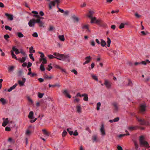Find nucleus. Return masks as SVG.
<instances>
[{
    "label": "nucleus",
    "instance_id": "obj_22",
    "mask_svg": "<svg viewBox=\"0 0 150 150\" xmlns=\"http://www.w3.org/2000/svg\"><path fill=\"white\" fill-rule=\"evenodd\" d=\"M42 132L45 135V136L48 137L49 135V133L47 132L45 129L42 130Z\"/></svg>",
    "mask_w": 150,
    "mask_h": 150
},
{
    "label": "nucleus",
    "instance_id": "obj_8",
    "mask_svg": "<svg viewBox=\"0 0 150 150\" xmlns=\"http://www.w3.org/2000/svg\"><path fill=\"white\" fill-rule=\"evenodd\" d=\"M113 109L114 111L115 112H117L119 110V106L118 104L116 103H114L112 104Z\"/></svg>",
    "mask_w": 150,
    "mask_h": 150
},
{
    "label": "nucleus",
    "instance_id": "obj_38",
    "mask_svg": "<svg viewBox=\"0 0 150 150\" xmlns=\"http://www.w3.org/2000/svg\"><path fill=\"white\" fill-rule=\"evenodd\" d=\"M91 19V23H93L95 22V21H96V17H92L91 18H90Z\"/></svg>",
    "mask_w": 150,
    "mask_h": 150
},
{
    "label": "nucleus",
    "instance_id": "obj_29",
    "mask_svg": "<svg viewBox=\"0 0 150 150\" xmlns=\"http://www.w3.org/2000/svg\"><path fill=\"white\" fill-rule=\"evenodd\" d=\"M49 87H56V86H57L58 87H59L61 86L60 85V84H56L55 85H51L50 84H49Z\"/></svg>",
    "mask_w": 150,
    "mask_h": 150
},
{
    "label": "nucleus",
    "instance_id": "obj_14",
    "mask_svg": "<svg viewBox=\"0 0 150 150\" xmlns=\"http://www.w3.org/2000/svg\"><path fill=\"white\" fill-rule=\"evenodd\" d=\"M91 59V58L90 56L87 57L85 58L86 61L83 63V65H85L86 64H88L90 61V60Z\"/></svg>",
    "mask_w": 150,
    "mask_h": 150
},
{
    "label": "nucleus",
    "instance_id": "obj_15",
    "mask_svg": "<svg viewBox=\"0 0 150 150\" xmlns=\"http://www.w3.org/2000/svg\"><path fill=\"white\" fill-rule=\"evenodd\" d=\"M94 13V12L93 11L90 10L89 11L88 15V17L89 18H91L93 17V15Z\"/></svg>",
    "mask_w": 150,
    "mask_h": 150
},
{
    "label": "nucleus",
    "instance_id": "obj_46",
    "mask_svg": "<svg viewBox=\"0 0 150 150\" xmlns=\"http://www.w3.org/2000/svg\"><path fill=\"white\" fill-rule=\"evenodd\" d=\"M67 133L65 130H64L62 134V136L63 137H64L66 134H67Z\"/></svg>",
    "mask_w": 150,
    "mask_h": 150
},
{
    "label": "nucleus",
    "instance_id": "obj_60",
    "mask_svg": "<svg viewBox=\"0 0 150 150\" xmlns=\"http://www.w3.org/2000/svg\"><path fill=\"white\" fill-rule=\"evenodd\" d=\"M30 134H31V132L29 130H27L26 131V134L27 135H29Z\"/></svg>",
    "mask_w": 150,
    "mask_h": 150
},
{
    "label": "nucleus",
    "instance_id": "obj_59",
    "mask_svg": "<svg viewBox=\"0 0 150 150\" xmlns=\"http://www.w3.org/2000/svg\"><path fill=\"white\" fill-rule=\"evenodd\" d=\"M117 148L118 150H123L122 147L120 145L117 146Z\"/></svg>",
    "mask_w": 150,
    "mask_h": 150
},
{
    "label": "nucleus",
    "instance_id": "obj_40",
    "mask_svg": "<svg viewBox=\"0 0 150 150\" xmlns=\"http://www.w3.org/2000/svg\"><path fill=\"white\" fill-rule=\"evenodd\" d=\"M101 105V103L100 102L98 103L97 104L96 109L97 110H98L100 109V107Z\"/></svg>",
    "mask_w": 150,
    "mask_h": 150
},
{
    "label": "nucleus",
    "instance_id": "obj_61",
    "mask_svg": "<svg viewBox=\"0 0 150 150\" xmlns=\"http://www.w3.org/2000/svg\"><path fill=\"white\" fill-rule=\"evenodd\" d=\"M96 139H97L96 137V136H93L92 138V139L93 142H94L95 141H96Z\"/></svg>",
    "mask_w": 150,
    "mask_h": 150
},
{
    "label": "nucleus",
    "instance_id": "obj_2",
    "mask_svg": "<svg viewBox=\"0 0 150 150\" xmlns=\"http://www.w3.org/2000/svg\"><path fill=\"white\" fill-rule=\"evenodd\" d=\"M139 142L141 146H144L147 148H149V147L148 143L144 140V137L143 136H141L140 137Z\"/></svg>",
    "mask_w": 150,
    "mask_h": 150
},
{
    "label": "nucleus",
    "instance_id": "obj_23",
    "mask_svg": "<svg viewBox=\"0 0 150 150\" xmlns=\"http://www.w3.org/2000/svg\"><path fill=\"white\" fill-rule=\"evenodd\" d=\"M76 109L77 112L79 113H81V108L80 106L77 105L76 107Z\"/></svg>",
    "mask_w": 150,
    "mask_h": 150
},
{
    "label": "nucleus",
    "instance_id": "obj_47",
    "mask_svg": "<svg viewBox=\"0 0 150 150\" xmlns=\"http://www.w3.org/2000/svg\"><path fill=\"white\" fill-rule=\"evenodd\" d=\"M5 28L6 30H8L11 31L12 30V28L8 25H6L5 26Z\"/></svg>",
    "mask_w": 150,
    "mask_h": 150
},
{
    "label": "nucleus",
    "instance_id": "obj_34",
    "mask_svg": "<svg viewBox=\"0 0 150 150\" xmlns=\"http://www.w3.org/2000/svg\"><path fill=\"white\" fill-rule=\"evenodd\" d=\"M29 49H30L29 52L30 53H35V50H33V47L31 46L29 48Z\"/></svg>",
    "mask_w": 150,
    "mask_h": 150
},
{
    "label": "nucleus",
    "instance_id": "obj_11",
    "mask_svg": "<svg viewBox=\"0 0 150 150\" xmlns=\"http://www.w3.org/2000/svg\"><path fill=\"white\" fill-rule=\"evenodd\" d=\"M107 88H110L111 87V83L107 80H105L104 83Z\"/></svg>",
    "mask_w": 150,
    "mask_h": 150
},
{
    "label": "nucleus",
    "instance_id": "obj_37",
    "mask_svg": "<svg viewBox=\"0 0 150 150\" xmlns=\"http://www.w3.org/2000/svg\"><path fill=\"white\" fill-rule=\"evenodd\" d=\"M72 18L74 19V20L76 21V22H78L79 21L78 18L76 17L75 15H74L72 17Z\"/></svg>",
    "mask_w": 150,
    "mask_h": 150
},
{
    "label": "nucleus",
    "instance_id": "obj_6",
    "mask_svg": "<svg viewBox=\"0 0 150 150\" xmlns=\"http://www.w3.org/2000/svg\"><path fill=\"white\" fill-rule=\"evenodd\" d=\"M146 106L144 104H142L140 105L139 108V112L140 113H143L146 110Z\"/></svg>",
    "mask_w": 150,
    "mask_h": 150
},
{
    "label": "nucleus",
    "instance_id": "obj_49",
    "mask_svg": "<svg viewBox=\"0 0 150 150\" xmlns=\"http://www.w3.org/2000/svg\"><path fill=\"white\" fill-rule=\"evenodd\" d=\"M4 39H5L6 40H7L9 38V35L7 34L4 35Z\"/></svg>",
    "mask_w": 150,
    "mask_h": 150
},
{
    "label": "nucleus",
    "instance_id": "obj_50",
    "mask_svg": "<svg viewBox=\"0 0 150 150\" xmlns=\"http://www.w3.org/2000/svg\"><path fill=\"white\" fill-rule=\"evenodd\" d=\"M95 42L93 40H92L91 41V45L92 46H93L95 45Z\"/></svg>",
    "mask_w": 150,
    "mask_h": 150
},
{
    "label": "nucleus",
    "instance_id": "obj_41",
    "mask_svg": "<svg viewBox=\"0 0 150 150\" xmlns=\"http://www.w3.org/2000/svg\"><path fill=\"white\" fill-rule=\"evenodd\" d=\"M14 67L11 66L8 68V70L9 72L13 71L14 69Z\"/></svg>",
    "mask_w": 150,
    "mask_h": 150
},
{
    "label": "nucleus",
    "instance_id": "obj_17",
    "mask_svg": "<svg viewBox=\"0 0 150 150\" xmlns=\"http://www.w3.org/2000/svg\"><path fill=\"white\" fill-rule=\"evenodd\" d=\"M5 16L8 17V19L10 20L11 21L13 20V16L12 15H11L7 13H6L5 14Z\"/></svg>",
    "mask_w": 150,
    "mask_h": 150
},
{
    "label": "nucleus",
    "instance_id": "obj_9",
    "mask_svg": "<svg viewBox=\"0 0 150 150\" xmlns=\"http://www.w3.org/2000/svg\"><path fill=\"white\" fill-rule=\"evenodd\" d=\"M22 81L18 80V83L21 86H23L24 85V83L26 81V79L25 78H22Z\"/></svg>",
    "mask_w": 150,
    "mask_h": 150
},
{
    "label": "nucleus",
    "instance_id": "obj_32",
    "mask_svg": "<svg viewBox=\"0 0 150 150\" xmlns=\"http://www.w3.org/2000/svg\"><path fill=\"white\" fill-rule=\"evenodd\" d=\"M20 53L22 54L24 57H27V54H25V52H24L22 49H20L19 51Z\"/></svg>",
    "mask_w": 150,
    "mask_h": 150
},
{
    "label": "nucleus",
    "instance_id": "obj_45",
    "mask_svg": "<svg viewBox=\"0 0 150 150\" xmlns=\"http://www.w3.org/2000/svg\"><path fill=\"white\" fill-rule=\"evenodd\" d=\"M83 28L86 30V31H89V29L88 27V25H84L83 27Z\"/></svg>",
    "mask_w": 150,
    "mask_h": 150
},
{
    "label": "nucleus",
    "instance_id": "obj_30",
    "mask_svg": "<svg viewBox=\"0 0 150 150\" xmlns=\"http://www.w3.org/2000/svg\"><path fill=\"white\" fill-rule=\"evenodd\" d=\"M17 35L20 38H23L24 36L23 35L21 32H18Z\"/></svg>",
    "mask_w": 150,
    "mask_h": 150
},
{
    "label": "nucleus",
    "instance_id": "obj_28",
    "mask_svg": "<svg viewBox=\"0 0 150 150\" xmlns=\"http://www.w3.org/2000/svg\"><path fill=\"white\" fill-rule=\"evenodd\" d=\"M58 38L60 40L62 41H64L65 40V38L63 35H59Z\"/></svg>",
    "mask_w": 150,
    "mask_h": 150
},
{
    "label": "nucleus",
    "instance_id": "obj_18",
    "mask_svg": "<svg viewBox=\"0 0 150 150\" xmlns=\"http://www.w3.org/2000/svg\"><path fill=\"white\" fill-rule=\"evenodd\" d=\"M82 97H84L83 100L85 101H88V95L84 93L81 95Z\"/></svg>",
    "mask_w": 150,
    "mask_h": 150
},
{
    "label": "nucleus",
    "instance_id": "obj_63",
    "mask_svg": "<svg viewBox=\"0 0 150 150\" xmlns=\"http://www.w3.org/2000/svg\"><path fill=\"white\" fill-rule=\"evenodd\" d=\"M5 130L7 131H9L11 130L10 128L8 127H6L5 128Z\"/></svg>",
    "mask_w": 150,
    "mask_h": 150
},
{
    "label": "nucleus",
    "instance_id": "obj_1",
    "mask_svg": "<svg viewBox=\"0 0 150 150\" xmlns=\"http://www.w3.org/2000/svg\"><path fill=\"white\" fill-rule=\"evenodd\" d=\"M136 118L137 120L139 123L140 125L150 126V124L148 121H146L144 119L137 116H136Z\"/></svg>",
    "mask_w": 150,
    "mask_h": 150
},
{
    "label": "nucleus",
    "instance_id": "obj_48",
    "mask_svg": "<svg viewBox=\"0 0 150 150\" xmlns=\"http://www.w3.org/2000/svg\"><path fill=\"white\" fill-rule=\"evenodd\" d=\"M125 24L123 23H122L119 26V28L120 29H122L124 28Z\"/></svg>",
    "mask_w": 150,
    "mask_h": 150
},
{
    "label": "nucleus",
    "instance_id": "obj_39",
    "mask_svg": "<svg viewBox=\"0 0 150 150\" xmlns=\"http://www.w3.org/2000/svg\"><path fill=\"white\" fill-rule=\"evenodd\" d=\"M44 95V93H41L40 92L38 93V97L40 98H42Z\"/></svg>",
    "mask_w": 150,
    "mask_h": 150
},
{
    "label": "nucleus",
    "instance_id": "obj_57",
    "mask_svg": "<svg viewBox=\"0 0 150 150\" xmlns=\"http://www.w3.org/2000/svg\"><path fill=\"white\" fill-rule=\"evenodd\" d=\"M79 101V99L76 98L74 100V103H78Z\"/></svg>",
    "mask_w": 150,
    "mask_h": 150
},
{
    "label": "nucleus",
    "instance_id": "obj_58",
    "mask_svg": "<svg viewBox=\"0 0 150 150\" xmlns=\"http://www.w3.org/2000/svg\"><path fill=\"white\" fill-rule=\"evenodd\" d=\"M38 53L39 54H41L40 55V57L42 58V59L43 58V57L45 56L44 54L43 53L40 52H39Z\"/></svg>",
    "mask_w": 150,
    "mask_h": 150
},
{
    "label": "nucleus",
    "instance_id": "obj_56",
    "mask_svg": "<svg viewBox=\"0 0 150 150\" xmlns=\"http://www.w3.org/2000/svg\"><path fill=\"white\" fill-rule=\"evenodd\" d=\"M34 37H37L38 36L37 33L36 32H35L33 33L32 35Z\"/></svg>",
    "mask_w": 150,
    "mask_h": 150
},
{
    "label": "nucleus",
    "instance_id": "obj_24",
    "mask_svg": "<svg viewBox=\"0 0 150 150\" xmlns=\"http://www.w3.org/2000/svg\"><path fill=\"white\" fill-rule=\"evenodd\" d=\"M12 50L13 52L15 51V53L16 54H17L20 53L18 51V49L16 48L15 47H13L12 48Z\"/></svg>",
    "mask_w": 150,
    "mask_h": 150
},
{
    "label": "nucleus",
    "instance_id": "obj_4",
    "mask_svg": "<svg viewBox=\"0 0 150 150\" xmlns=\"http://www.w3.org/2000/svg\"><path fill=\"white\" fill-rule=\"evenodd\" d=\"M35 17L37 18L36 19V22L39 24V25L40 27H44V23L41 21L42 17L40 16L37 15H34Z\"/></svg>",
    "mask_w": 150,
    "mask_h": 150
},
{
    "label": "nucleus",
    "instance_id": "obj_51",
    "mask_svg": "<svg viewBox=\"0 0 150 150\" xmlns=\"http://www.w3.org/2000/svg\"><path fill=\"white\" fill-rule=\"evenodd\" d=\"M48 66L49 68H47V70L49 71H50L51 69L52 68V67L51 66V64L48 65Z\"/></svg>",
    "mask_w": 150,
    "mask_h": 150
},
{
    "label": "nucleus",
    "instance_id": "obj_5",
    "mask_svg": "<svg viewBox=\"0 0 150 150\" xmlns=\"http://www.w3.org/2000/svg\"><path fill=\"white\" fill-rule=\"evenodd\" d=\"M54 55L55 56H56L55 57H57L58 58L61 59V60L62 59H64V58H68L69 57V55H64L63 54H60L57 52L54 53Z\"/></svg>",
    "mask_w": 150,
    "mask_h": 150
},
{
    "label": "nucleus",
    "instance_id": "obj_13",
    "mask_svg": "<svg viewBox=\"0 0 150 150\" xmlns=\"http://www.w3.org/2000/svg\"><path fill=\"white\" fill-rule=\"evenodd\" d=\"M100 131L102 135H105V132L104 129V125L103 124L101 126V127L100 129Z\"/></svg>",
    "mask_w": 150,
    "mask_h": 150
},
{
    "label": "nucleus",
    "instance_id": "obj_12",
    "mask_svg": "<svg viewBox=\"0 0 150 150\" xmlns=\"http://www.w3.org/2000/svg\"><path fill=\"white\" fill-rule=\"evenodd\" d=\"M138 127V126H129L128 127L127 129L129 131H132L136 130Z\"/></svg>",
    "mask_w": 150,
    "mask_h": 150
},
{
    "label": "nucleus",
    "instance_id": "obj_35",
    "mask_svg": "<svg viewBox=\"0 0 150 150\" xmlns=\"http://www.w3.org/2000/svg\"><path fill=\"white\" fill-rule=\"evenodd\" d=\"M91 76H92V78L93 79L95 80H96V81H98V78L95 75L92 74L91 75Z\"/></svg>",
    "mask_w": 150,
    "mask_h": 150
},
{
    "label": "nucleus",
    "instance_id": "obj_55",
    "mask_svg": "<svg viewBox=\"0 0 150 150\" xmlns=\"http://www.w3.org/2000/svg\"><path fill=\"white\" fill-rule=\"evenodd\" d=\"M54 28L52 26H50V28L48 29V30L49 31H52Z\"/></svg>",
    "mask_w": 150,
    "mask_h": 150
},
{
    "label": "nucleus",
    "instance_id": "obj_36",
    "mask_svg": "<svg viewBox=\"0 0 150 150\" xmlns=\"http://www.w3.org/2000/svg\"><path fill=\"white\" fill-rule=\"evenodd\" d=\"M44 77L45 79H50L52 78V76H49L46 74L44 76Z\"/></svg>",
    "mask_w": 150,
    "mask_h": 150
},
{
    "label": "nucleus",
    "instance_id": "obj_54",
    "mask_svg": "<svg viewBox=\"0 0 150 150\" xmlns=\"http://www.w3.org/2000/svg\"><path fill=\"white\" fill-rule=\"evenodd\" d=\"M29 57L30 59L33 60V61L34 60V59L33 57V54L31 53H30L29 54Z\"/></svg>",
    "mask_w": 150,
    "mask_h": 150
},
{
    "label": "nucleus",
    "instance_id": "obj_3",
    "mask_svg": "<svg viewBox=\"0 0 150 150\" xmlns=\"http://www.w3.org/2000/svg\"><path fill=\"white\" fill-rule=\"evenodd\" d=\"M60 0H54L53 1H51L48 4L49 9H51L52 8V6L54 7L55 4H58L60 3Z\"/></svg>",
    "mask_w": 150,
    "mask_h": 150
},
{
    "label": "nucleus",
    "instance_id": "obj_64",
    "mask_svg": "<svg viewBox=\"0 0 150 150\" xmlns=\"http://www.w3.org/2000/svg\"><path fill=\"white\" fill-rule=\"evenodd\" d=\"M31 68H29V69H28L29 72H28V73L27 74L28 75H30L32 74V73L31 72Z\"/></svg>",
    "mask_w": 150,
    "mask_h": 150
},
{
    "label": "nucleus",
    "instance_id": "obj_62",
    "mask_svg": "<svg viewBox=\"0 0 150 150\" xmlns=\"http://www.w3.org/2000/svg\"><path fill=\"white\" fill-rule=\"evenodd\" d=\"M132 82L129 79L128 86H132Z\"/></svg>",
    "mask_w": 150,
    "mask_h": 150
},
{
    "label": "nucleus",
    "instance_id": "obj_25",
    "mask_svg": "<svg viewBox=\"0 0 150 150\" xmlns=\"http://www.w3.org/2000/svg\"><path fill=\"white\" fill-rule=\"evenodd\" d=\"M27 57H23L22 59L19 58H18V60L21 63L25 61Z\"/></svg>",
    "mask_w": 150,
    "mask_h": 150
},
{
    "label": "nucleus",
    "instance_id": "obj_52",
    "mask_svg": "<svg viewBox=\"0 0 150 150\" xmlns=\"http://www.w3.org/2000/svg\"><path fill=\"white\" fill-rule=\"evenodd\" d=\"M14 88H14V87L13 86H12L11 87H10L9 88L8 90V91L9 92H10L13 89H14Z\"/></svg>",
    "mask_w": 150,
    "mask_h": 150
},
{
    "label": "nucleus",
    "instance_id": "obj_42",
    "mask_svg": "<svg viewBox=\"0 0 150 150\" xmlns=\"http://www.w3.org/2000/svg\"><path fill=\"white\" fill-rule=\"evenodd\" d=\"M40 69L41 71H43L45 70V68L44 67V65L42 64L40 65Z\"/></svg>",
    "mask_w": 150,
    "mask_h": 150
},
{
    "label": "nucleus",
    "instance_id": "obj_43",
    "mask_svg": "<svg viewBox=\"0 0 150 150\" xmlns=\"http://www.w3.org/2000/svg\"><path fill=\"white\" fill-rule=\"evenodd\" d=\"M41 60L43 61L42 64H46L47 60L45 58H42L41 59Z\"/></svg>",
    "mask_w": 150,
    "mask_h": 150
},
{
    "label": "nucleus",
    "instance_id": "obj_27",
    "mask_svg": "<svg viewBox=\"0 0 150 150\" xmlns=\"http://www.w3.org/2000/svg\"><path fill=\"white\" fill-rule=\"evenodd\" d=\"M100 43L101 44V45L103 47H104L106 45V43L105 42V41L103 39L101 40Z\"/></svg>",
    "mask_w": 150,
    "mask_h": 150
},
{
    "label": "nucleus",
    "instance_id": "obj_44",
    "mask_svg": "<svg viewBox=\"0 0 150 150\" xmlns=\"http://www.w3.org/2000/svg\"><path fill=\"white\" fill-rule=\"evenodd\" d=\"M32 13L33 14H35L33 15V16L34 17H35L34 15H37L38 16H40L38 15V12L35 11H32Z\"/></svg>",
    "mask_w": 150,
    "mask_h": 150
},
{
    "label": "nucleus",
    "instance_id": "obj_10",
    "mask_svg": "<svg viewBox=\"0 0 150 150\" xmlns=\"http://www.w3.org/2000/svg\"><path fill=\"white\" fill-rule=\"evenodd\" d=\"M95 23L101 26L105 27L106 25V24H105L103 25V23H102V21L100 20H96Z\"/></svg>",
    "mask_w": 150,
    "mask_h": 150
},
{
    "label": "nucleus",
    "instance_id": "obj_33",
    "mask_svg": "<svg viewBox=\"0 0 150 150\" xmlns=\"http://www.w3.org/2000/svg\"><path fill=\"white\" fill-rule=\"evenodd\" d=\"M107 43L108 44L107 46L108 47H109L110 46V44L111 43V40L109 38H107Z\"/></svg>",
    "mask_w": 150,
    "mask_h": 150
},
{
    "label": "nucleus",
    "instance_id": "obj_26",
    "mask_svg": "<svg viewBox=\"0 0 150 150\" xmlns=\"http://www.w3.org/2000/svg\"><path fill=\"white\" fill-rule=\"evenodd\" d=\"M11 52L12 57L15 59L16 60H18V59L17 58L16 56L14 54L13 51L12 50H11Z\"/></svg>",
    "mask_w": 150,
    "mask_h": 150
},
{
    "label": "nucleus",
    "instance_id": "obj_7",
    "mask_svg": "<svg viewBox=\"0 0 150 150\" xmlns=\"http://www.w3.org/2000/svg\"><path fill=\"white\" fill-rule=\"evenodd\" d=\"M36 23H37L36 19L33 18L30 20L28 23V24L30 27H33L35 25V24Z\"/></svg>",
    "mask_w": 150,
    "mask_h": 150
},
{
    "label": "nucleus",
    "instance_id": "obj_31",
    "mask_svg": "<svg viewBox=\"0 0 150 150\" xmlns=\"http://www.w3.org/2000/svg\"><path fill=\"white\" fill-rule=\"evenodd\" d=\"M0 101L2 103L3 105H4L6 103V100L4 98H1L0 99Z\"/></svg>",
    "mask_w": 150,
    "mask_h": 150
},
{
    "label": "nucleus",
    "instance_id": "obj_53",
    "mask_svg": "<svg viewBox=\"0 0 150 150\" xmlns=\"http://www.w3.org/2000/svg\"><path fill=\"white\" fill-rule=\"evenodd\" d=\"M119 120V117H117L113 119V122H115L118 121Z\"/></svg>",
    "mask_w": 150,
    "mask_h": 150
},
{
    "label": "nucleus",
    "instance_id": "obj_21",
    "mask_svg": "<svg viewBox=\"0 0 150 150\" xmlns=\"http://www.w3.org/2000/svg\"><path fill=\"white\" fill-rule=\"evenodd\" d=\"M8 122V118H6L5 120H4L2 125L3 127H5Z\"/></svg>",
    "mask_w": 150,
    "mask_h": 150
},
{
    "label": "nucleus",
    "instance_id": "obj_19",
    "mask_svg": "<svg viewBox=\"0 0 150 150\" xmlns=\"http://www.w3.org/2000/svg\"><path fill=\"white\" fill-rule=\"evenodd\" d=\"M48 57V58L50 59H52L53 58H56L57 59L59 60H61V59L59 58H58L57 57H54L53 55L51 54H49L47 55Z\"/></svg>",
    "mask_w": 150,
    "mask_h": 150
},
{
    "label": "nucleus",
    "instance_id": "obj_20",
    "mask_svg": "<svg viewBox=\"0 0 150 150\" xmlns=\"http://www.w3.org/2000/svg\"><path fill=\"white\" fill-rule=\"evenodd\" d=\"M34 115V113L33 111H30L28 115V117L30 119H33V116Z\"/></svg>",
    "mask_w": 150,
    "mask_h": 150
},
{
    "label": "nucleus",
    "instance_id": "obj_16",
    "mask_svg": "<svg viewBox=\"0 0 150 150\" xmlns=\"http://www.w3.org/2000/svg\"><path fill=\"white\" fill-rule=\"evenodd\" d=\"M63 93L66 96L68 97L69 98H70L71 97V95L69 94L68 91L67 90H64L63 92Z\"/></svg>",
    "mask_w": 150,
    "mask_h": 150
}]
</instances>
